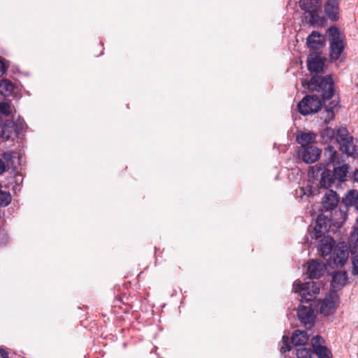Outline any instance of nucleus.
<instances>
[{
	"label": "nucleus",
	"mask_w": 358,
	"mask_h": 358,
	"mask_svg": "<svg viewBox=\"0 0 358 358\" xmlns=\"http://www.w3.org/2000/svg\"><path fill=\"white\" fill-rule=\"evenodd\" d=\"M310 87L317 92H322V101L316 95H306L297 105L299 112L303 115L317 113L321 108L323 101L328 117L331 118L334 116V108L338 105V101L334 100L326 105V103L330 101L335 94L332 78L330 76H313L310 80Z\"/></svg>",
	"instance_id": "1"
},
{
	"label": "nucleus",
	"mask_w": 358,
	"mask_h": 358,
	"mask_svg": "<svg viewBox=\"0 0 358 358\" xmlns=\"http://www.w3.org/2000/svg\"><path fill=\"white\" fill-rule=\"evenodd\" d=\"M318 250L330 266H335L337 268L344 266L349 256L347 245L343 243L335 245L334 238L329 236L320 240Z\"/></svg>",
	"instance_id": "2"
},
{
	"label": "nucleus",
	"mask_w": 358,
	"mask_h": 358,
	"mask_svg": "<svg viewBox=\"0 0 358 358\" xmlns=\"http://www.w3.org/2000/svg\"><path fill=\"white\" fill-rule=\"evenodd\" d=\"M10 107L5 102L0 103V137L6 141L14 140L25 129L27 124L23 119L17 118L15 121L9 119Z\"/></svg>",
	"instance_id": "3"
},
{
	"label": "nucleus",
	"mask_w": 358,
	"mask_h": 358,
	"mask_svg": "<svg viewBox=\"0 0 358 358\" xmlns=\"http://www.w3.org/2000/svg\"><path fill=\"white\" fill-rule=\"evenodd\" d=\"M338 201L339 197L336 192L326 189L322 198L321 211L325 213H331V215L340 217L342 221H345L347 218V208L345 204L338 207Z\"/></svg>",
	"instance_id": "4"
},
{
	"label": "nucleus",
	"mask_w": 358,
	"mask_h": 358,
	"mask_svg": "<svg viewBox=\"0 0 358 358\" xmlns=\"http://www.w3.org/2000/svg\"><path fill=\"white\" fill-rule=\"evenodd\" d=\"M299 6L305 12L306 18L312 26L324 25L325 19L322 15L321 0H300Z\"/></svg>",
	"instance_id": "5"
},
{
	"label": "nucleus",
	"mask_w": 358,
	"mask_h": 358,
	"mask_svg": "<svg viewBox=\"0 0 358 358\" xmlns=\"http://www.w3.org/2000/svg\"><path fill=\"white\" fill-rule=\"evenodd\" d=\"M336 141L340 145V150L348 156L358 157V138L350 136L345 127L337 130Z\"/></svg>",
	"instance_id": "6"
},
{
	"label": "nucleus",
	"mask_w": 358,
	"mask_h": 358,
	"mask_svg": "<svg viewBox=\"0 0 358 358\" xmlns=\"http://www.w3.org/2000/svg\"><path fill=\"white\" fill-rule=\"evenodd\" d=\"M324 155L327 162V166H330L332 165L333 170L331 173L334 179L343 180L347 175L348 166L346 164L336 166L340 162L338 160L337 152L335 148L331 145H328L324 150Z\"/></svg>",
	"instance_id": "7"
},
{
	"label": "nucleus",
	"mask_w": 358,
	"mask_h": 358,
	"mask_svg": "<svg viewBox=\"0 0 358 358\" xmlns=\"http://www.w3.org/2000/svg\"><path fill=\"white\" fill-rule=\"evenodd\" d=\"M293 289L295 292L300 294L301 303L312 301L320 292V286L313 281L302 283L296 280L293 284Z\"/></svg>",
	"instance_id": "8"
},
{
	"label": "nucleus",
	"mask_w": 358,
	"mask_h": 358,
	"mask_svg": "<svg viewBox=\"0 0 358 358\" xmlns=\"http://www.w3.org/2000/svg\"><path fill=\"white\" fill-rule=\"evenodd\" d=\"M327 33L329 35L330 59L331 60H337L345 48L340 30L336 27H331L328 29Z\"/></svg>",
	"instance_id": "9"
},
{
	"label": "nucleus",
	"mask_w": 358,
	"mask_h": 358,
	"mask_svg": "<svg viewBox=\"0 0 358 358\" xmlns=\"http://www.w3.org/2000/svg\"><path fill=\"white\" fill-rule=\"evenodd\" d=\"M331 213H325L322 212L317 216L314 227V237L315 238L321 237L327 231L331 224H335L343 222L342 219H340V217L333 215Z\"/></svg>",
	"instance_id": "10"
},
{
	"label": "nucleus",
	"mask_w": 358,
	"mask_h": 358,
	"mask_svg": "<svg viewBox=\"0 0 358 358\" xmlns=\"http://www.w3.org/2000/svg\"><path fill=\"white\" fill-rule=\"evenodd\" d=\"M338 303L336 294H333L329 297L318 301L316 303V310L324 316H328L334 313Z\"/></svg>",
	"instance_id": "11"
},
{
	"label": "nucleus",
	"mask_w": 358,
	"mask_h": 358,
	"mask_svg": "<svg viewBox=\"0 0 358 358\" xmlns=\"http://www.w3.org/2000/svg\"><path fill=\"white\" fill-rule=\"evenodd\" d=\"M309 306L301 305L297 310V315L300 322L305 326H311L315 321L314 310Z\"/></svg>",
	"instance_id": "12"
},
{
	"label": "nucleus",
	"mask_w": 358,
	"mask_h": 358,
	"mask_svg": "<svg viewBox=\"0 0 358 358\" xmlns=\"http://www.w3.org/2000/svg\"><path fill=\"white\" fill-rule=\"evenodd\" d=\"M324 60L318 52L310 53L307 58L308 69L311 73H320L323 70Z\"/></svg>",
	"instance_id": "13"
},
{
	"label": "nucleus",
	"mask_w": 358,
	"mask_h": 358,
	"mask_svg": "<svg viewBox=\"0 0 358 358\" xmlns=\"http://www.w3.org/2000/svg\"><path fill=\"white\" fill-rule=\"evenodd\" d=\"M339 1L327 0L324 3V12L331 21H337L339 19Z\"/></svg>",
	"instance_id": "14"
},
{
	"label": "nucleus",
	"mask_w": 358,
	"mask_h": 358,
	"mask_svg": "<svg viewBox=\"0 0 358 358\" xmlns=\"http://www.w3.org/2000/svg\"><path fill=\"white\" fill-rule=\"evenodd\" d=\"M325 265L317 260H312L307 268V274L310 279L320 278L324 271Z\"/></svg>",
	"instance_id": "15"
},
{
	"label": "nucleus",
	"mask_w": 358,
	"mask_h": 358,
	"mask_svg": "<svg viewBox=\"0 0 358 358\" xmlns=\"http://www.w3.org/2000/svg\"><path fill=\"white\" fill-rule=\"evenodd\" d=\"M321 150L315 146H308L302 152L303 160L307 164L314 163L320 157Z\"/></svg>",
	"instance_id": "16"
},
{
	"label": "nucleus",
	"mask_w": 358,
	"mask_h": 358,
	"mask_svg": "<svg viewBox=\"0 0 358 358\" xmlns=\"http://www.w3.org/2000/svg\"><path fill=\"white\" fill-rule=\"evenodd\" d=\"M2 157L6 161L8 169L16 170L20 164V158L16 152H4Z\"/></svg>",
	"instance_id": "17"
},
{
	"label": "nucleus",
	"mask_w": 358,
	"mask_h": 358,
	"mask_svg": "<svg viewBox=\"0 0 358 358\" xmlns=\"http://www.w3.org/2000/svg\"><path fill=\"white\" fill-rule=\"evenodd\" d=\"M347 280L348 277L345 271L335 272L332 276L331 285L334 289H340L345 284Z\"/></svg>",
	"instance_id": "18"
},
{
	"label": "nucleus",
	"mask_w": 358,
	"mask_h": 358,
	"mask_svg": "<svg viewBox=\"0 0 358 358\" xmlns=\"http://www.w3.org/2000/svg\"><path fill=\"white\" fill-rule=\"evenodd\" d=\"M322 35L316 31H313L307 38V45L313 50H318L322 46Z\"/></svg>",
	"instance_id": "19"
},
{
	"label": "nucleus",
	"mask_w": 358,
	"mask_h": 358,
	"mask_svg": "<svg viewBox=\"0 0 358 358\" xmlns=\"http://www.w3.org/2000/svg\"><path fill=\"white\" fill-rule=\"evenodd\" d=\"M315 188L312 185H307L306 187H301L296 189L295 196L296 199H300L301 201L306 200L310 196L314 194Z\"/></svg>",
	"instance_id": "20"
},
{
	"label": "nucleus",
	"mask_w": 358,
	"mask_h": 358,
	"mask_svg": "<svg viewBox=\"0 0 358 358\" xmlns=\"http://www.w3.org/2000/svg\"><path fill=\"white\" fill-rule=\"evenodd\" d=\"M309 339L307 333L305 331L295 330L292 336V343L294 345H303L306 344Z\"/></svg>",
	"instance_id": "21"
},
{
	"label": "nucleus",
	"mask_w": 358,
	"mask_h": 358,
	"mask_svg": "<svg viewBox=\"0 0 358 358\" xmlns=\"http://www.w3.org/2000/svg\"><path fill=\"white\" fill-rule=\"evenodd\" d=\"M334 182V179L332 176L331 170L329 169H325L320 173V185L322 187L327 189Z\"/></svg>",
	"instance_id": "22"
},
{
	"label": "nucleus",
	"mask_w": 358,
	"mask_h": 358,
	"mask_svg": "<svg viewBox=\"0 0 358 358\" xmlns=\"http://www.w3.org/2000/svg\"><path fill=\"white\" fill-rule=\"evenodd\" d=\"M316 138V135L315 133L311 131L308 132H301L296 136L297 142L301 144L303 147L308 145L310 143L315 141Z\"/></svg>",
	"instance_id": "23"
},
{
	"label": "nucleus",
	"mask_w": 358,
	"mask_h": 358,
	"mask_svg": "<svg viewBox=\"0 0 358 358\" xmlns=\"http://www.w3.org/2000/svg\"><path fill=\"white\" fill-rule=\"evenodd\" d=\"M14 90V85L10 80L3 79L0 81V93L4 96H10Z\"/></svg>",
	"instance_id": "24"
},
{
	"label": "nucleus",
	"mask_w": 358,
	"mask_h": 358,
	"mask_svg": "<svg viewBox=\"0 0 358 358\" xmlns=\"http://www.w3.org/2000/svg\"><path fill=\"white\" fill-rule=\"evenodd\" d=\"M336 134L334 129L330 127H326L320 132V138L322 143H330L332 140H334V137L336 138Z\"/></svg>",
	"instance_id": "25"
},
{
	"label": "nucleus",
	"mask_w": 358,
	"mask_h": 358,
	"mask_svg": "<svg viewBox=\"0 0 358 358\" xmlns=\"http://www.w3.org/2000/svg\"><path fill=\"white\" fill-rule=\"evenodd\" d=\"M314 353L317 356L318 358H331L332 355L329 349L325 345L320 347L315 350Z\"/></svg>",
	"instance_id": "26"
},
{
	"label": "nucleus",
	"mask_w": 358,
	"mask_h": 358,
	"mask_svg": "<svg viewBox=\"0 0 358 358\" xmlns=\"http://www.w3.org/2000/svg\"><path fill=\"white\" fill-rule=\"evenodd\" d=\"M313 351L306 348H299L296 350L297 358H313Z\"/></svg>",
	"instance_id": "27"
},
{
	"label": "nucleus",
	"mask_w": 358,
	"mask_h": 358,
	"mask_svg": "<svg viewBox=\"0 0 358 358\" xmlns=\"http://www.w3.org/2000/svg\"><path fill=\"white\" fill-rule=\"evenodd\" d=\"M324 338L320 336H315L311 339V345L314 351L320 347L324 346Z\"/></svg>",
	"instance_id": "28"
},
{
	"label": "nucleus",
	"mask_w": 358,
	"mask_h": 358,
	"mask_svg": "<svg viewBox=\"0 0 358 358\" xmlns=\"http://www.w3.org/2000/svg\"><path fill=\"white\" fill-rule=\"evenodd\" d=\"M292 347L289 343V337L284 335L282 338V345L280 347V352L285 353L286 352L290 351Z\"/></svg>",
	"instance_id": "29"
},
{
	"label": "nucleus",
	"mask_w": 358,
	"mask_h": 358,
	"mask_svg": "<svg viewBox=\"0 0 358 358\" xmlns=\"http://www.w3.org/2000/svg\"><path fill=\"white\" fill-rule=\"evenodd\" d=\"M350 239L351 242L358 244V219L354 226L353 231L351 232Z\"/></svg>",
	"instance_id": "30"
},
{
	"label": "nucleus",
	"mask_w": 358,
	"mask_h": 358,
	"mask_svg": "<svg viewBox=\"0 0 358 358\" xmlns=\"http://www.w3.org/2000/svg\"><path fill=\"white\" fill-rule=\"evenodd\" d=\"M352 273L354 275H358V253L352 259Z\"/></svg>",
	"instance_id": "31"
},
{
	"label": "nucleus",
	"mask_w": 358,
	"mask_h": 358,
	"mask_svg": "<svg viewBox=\"0 0 358 358\" xmlns=\"http://www.w3.org/2000/svg\"><path fill=\"white\" fill-rule=\"evenodd\" d=\"M6 71L5 63L0 59V76H2Z\"/></svg>",
	"instance_id": "32"
},
{
	"label": "nucleus",
	"mask_w": 358,
	"mask_h": 358,
	"mask_svg": "<svg viewBox=\"0 0 358 358\" xmlns=\"http://www.w3.org/2000/svg\"><path fill=\"white\" fill-rule=\"evenodd\" d=\"M7 168L6 161L0 159V174L3 173Z\"/></svg>",
	"instance_id": "33"
},
{
	"label": "nucleus",
	"mask_w": 358,
	"mask_h": 358,
	"mask_svg": "<svg viewBox=\"0 0 358 358\" xmlns=\"http://www.w3.org/2000/svg\"><path fill=\"white\" fill-rule=\"evenodd\" d=\"M0 358H8V353L3 349H0Z\"/></svg>",
	"instance_id": "34"
},
{
	"label": "nucleus",
	"mask_w": 358,
	"mask_h": 358,
	"mask_svg": "<svg viewBox=\"0 0 358 358\" xmlns=\"http://www.w3.org/2000/svg\"><path fill=\"white\" fill-rule=\"evenodd\" d=\"M352 178H353V180L355 182H358V169L355 171V172L353 173V176H352Z\"/></svg>",
	"instance_id": "35"
},
{
	"label": "nucleus",
	"mask_w": 358,
	"mask_h": 358,
	"mask_svg": "<svg viewBox=\"0 0 358 358\" xmlns=\"http://www.w3.org/2000/svg\"><path fill=\"white\" fill-rule=\"evenodd\" d=\"M357 87H358V85H357Z\"/></svg>",
	"instance_id": "36"
}]
</instances>
